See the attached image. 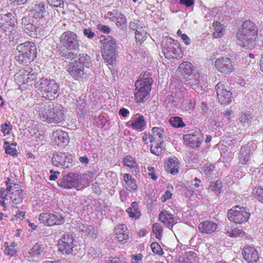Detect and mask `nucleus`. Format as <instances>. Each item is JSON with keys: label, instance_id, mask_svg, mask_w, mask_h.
I'll return each mask as SVG.
<instances>
[{"label": "nucleus", "instance_id": "f257e3e1", "mask_svg": "<svg viewBox=\"0 0 263 263\" xmlns=\"http://www.w3.org/2000/svg\"><path fill=\"white\" fill-rule=\"evenodd\" d=\"M60 44L61 45L59 48L58 52L61 57L65 59H73L77 56V53L80 48V40L78 35L70 30L64 32L60 36Z\"/></svg>", "mask_w": 263, "mask_h": 263}, {"label": "nucleus", "instance_id": "f03ea898", "mask_svg": "<svg viewBox=\"0 0 263 263\" xmlns=\"http://www.w3.org/2000/svg\"><path fill=\"white\" fill-rule=\"evenodd\" d=\"M91 61L88 54H80L78 59H71L66 66V70L74 80H86L89 76L87 70L92 65Z\"/></svg>", "mask_w": 263, "mask_h": 263}, {"label": "nucleus", "instance_id": "7ed1b4c3", "mask_svg": "<svg viewBox=\"0 0 263 263\" xmlns=\"http://www.w3.org/2000/svg\"><path fill=\"white\" fill-rule=\"evenodd\" d=\"M257 27L255 24L249 20L244 22L241 28L237 34V37L239 44L246 49H251L256 45L258 37Z\"/></svg>", "mask_w": 263, "mask_h": 263}, {"label": "nucleus", "instance_id": "20e7f679", "mask_svg": "<svg viewBox=\"0 0 263 263\" xmlns=\"http://www.w3.org/2000/svg\"><path fill=\"white\" fill-rule=\"evenodd\" d=\"M34 85L43 98L52 100L59 96V85L54 80L39 78V80L35 82Z\"/></svg>", "mask_w": 263, "mask_h": 263}, {"label": "nucleus", "instance_id": "39448f33", "mask_svg": "<svg viewBox=\"0 0 263 263\" xmlns=\"http://www.w3.org/2000/svg\"><path fill=\"white\" fill-rule=\"evenodd\" d=\"M16 49L18 53L15 58L21 64L27 65L36 57L37 48L34 42L27 41L20 44Z\"/></svg>", "mask_w": 263, "mask_h": 263}, {"label": "nucleus", "instance_id": "423d86ee", "mask_svg": "<svg viewBox=\"0 0 263 263\" xmlns=\"http://www.w3.org/2000/svg\"><path fill=\"white\" fill-rule=\"evenodd\" d=\"M66 110L61 105L50 107L43 112L41 110L40 116L44 121L48 123L60 124L65 120Z\"/></svg>", "mask_w": 263, "mask_h": 263}, {"label": "nucleus", "instance_id": "0eeeda50", "mask_svg": "<svg viewBox=\"0 0 263 263\" xmlns=\"http://www.w3.org/2000/svg\"><path fill=\"white\" fill-rule=\"evenodd\" d=\"M152 79L149 77V73L145 74L138 80L135 84V97L138 102H143L151 90Z\"/></svg>", "mask_w": 263, "mask_h": 263}, {"label": "nucleus", "instance_id": "6e6552de", "mask_svg": "<svg viewBox=\"0 0 263 263\" xmlns=\"http://www.w3.org/2000/svg\"><path fill=\"white\" fill-rule=\"evenodd\" d=\"M100 43L102 46V56L104 59L109 64H112L116 59V50L117 44L115 39L109 36L101 35Z\"/></svg>", "mask_w": 263, "mask_h": 263}, {"label": "nucleus", "instance_id": "1a4fd4ad", "mask_svg": "<svg viewBox=\"0 0 263 263\" xmlns=\"http://www.w3.org/2000/svg\"><path fill=\"white\" fill-rule=\"evenodd\" d=\"M162 52L167 59H177L181 54L180 44L177 40L166 37L162 42Z\"/></svg>", "mask_w": 263, "mask_h": 263}, {"label": "nucleus", "instance_id": "9d476101", "mask_svg": "<svg viewBox=\"0 0 263 263\" xmlns=\"http://www.w3.org/2000/svg\"><path fill=\"white\" fill-rule=\"evenodd\" d=\"M22 25L23 30L31 37H37L43 31V24L34 20L30 16H24L22 19Z\"/></svg>", "mask_w": 263, "mask_h": 263}, {"label": "nucleus", "instance_id": "9b49d317", "mask_svg": "<svg viewBox=\"0 0 263 263\" xmlns=\"http://www.w3.org/2000/svg\"><path fill=\"white\" fill-rule=\"evenodd\" d=\"M58 184L61 187L66 189H78L81 186L82 182L78 174L70 172L63 174L62 177L58 180Z\"/></svg>", "mask_w": 263, "mask_h": 263}, {"label": "nucleus", "instance_id": "f8f14e48", "mask_svg": "<svg viewBox=\"0 0 263 263\" xmlns=\"http://www.w3.org/2000/svg\"><path fill=\"white\" fill-rule=\"evenodd\" d=\"M250 213L247 211L246 209L239 205H235L228 212V219L236 224L245 223L249 219Z\"/></svg>", "mask_w": 263, "mask_h": 263}, {"label": "nucleus", "instance_id": "ddd939ff", "mask_svg": "<svg viewBox=\"0 0 263 263\" xmlns=\"http://www.w3.org/2000/svg\"><path fill=\"white\" fill-rule=\"evenodd\" d=\"M215 89L219 103L227 105L232 102L233 98V92L227 84L224 82H219L215 86Z\"/></svg>", "mask_w": 263, "mask_h": 263}, {"label": "nucleus", "instance_id": "4468645a", "mask_svg": "<svg viewBox=\"0 0 263 263\" xmlns=\"http://www.w3.org/2000/svg\"><path fill=\"white\" fill-rule=\"evenodd\" d=\"M48 8V6L43 2L35 4L31 11L33 15L32 17L41 24L45 23L47 17L49 15Z\"/></svg>", "mask_w": 263, "mask_h": 263}, {"label": "nucleus", "instance_id": "2eb2a0df", "mask_svg": "<svg viewBox=\"0 0 263 263\" xmlns=\"http://www.w3.org/2000/svg\"><path fill=\"white\" fill-rule=\"evenodd\" d=\"M74 237L71 234H65L58 241L59 251L63 254H70L74 246Z\"/></svg>", "mask_w": 263, "mask_h": 263}, {"label": "nucleus", "instance_id": "dca6fc26", "mask_svg": "<svg viewBox=\"0 0 263 263\" xmlns=\"http://www.w3.org/2000/svg\"><path fill=\"white\" fill-rule=\"evenodd\" d=\"M72 161L71 155L62 152L54 154L52 158V162L53 165L65 168L69 167L71 165Z\"/></svg>", "mask_w": 263, "mask_h": 263}, {"label": "nucleus", "instance_id": "f3484780", "mask_svg": "<svg viewBox=\"0 0 263 263\" xmlns=\"http://www.w3.org/2000/svg\"><path fill=\"white\" fill-rule=\"evenodd\" d=\"M214 65L219 72L226 74L231 73L234 69L231 60L227 57L217 59Z\"/></svg>", "mask_w": 263, "mask_h": 263}, {"label": "nucleus", "instance_id": "a211bd4d", "mask_svg": "<svg viewBox=\"0 0 263 263\" xmlns=\"http://www.w3.org/2000/svg\"><path fill=\"white\" fill-rule=\"evenodd\" d=\"M244 259L249 263H255L259 259L258 251L253 247L245 245L242 252Z\"/></svg>", "mask_w": 263, "mask_h": 263}, {"label": "nucleus", "instance_id": "6ab92c4d", "mask_svg": "<svg viewBox=\"0 0 263 263\" xmlns=\"http://www.w3.org/2000/svg\"><path fill=\"white\" fill-rule=\"evenodd\" d=\"M159 220L170 229L177 223V218L165 210H162L159 214Z\"/></svg>", "mask_w": 263, "mask_h": 263}, {"label": "nucleus", "instance_id": "aec40b11", "mask_svg": "<svg viewBox=\"0 0 263 263\" xmlns=\"http://www.w3.org/2000/svg\"><path fill=\"white\" fill-rule=\"evenodd\" d=\"M16 14L14 12H9L7 15H5L0 18V28L6 31L10 27H13L17 23Z\"/></svg>", "mask_w": 263, "mask_h": 263}, {"label": "nucleus", "instance_id": "412c9836", "mask_svg": "<svg viewBox=\"0 0 263 263\" xmlns=\"http://www.w3.org/2000/svg\"><path fill=\"white\" fill-rule=\"evenodd\" d=\"M203 137L200 132H195L194 133L187 134L184 136L183 139L189 146L199 147L202 141Z\"/></svg>", "mask_w": 263, "mask_h": 263}, {"label": "nucleus", "instance_id": "4be33fe9", "mask_svg": "<svg viewBox=\"0 0 263 263\" xmlns=\"http://www.w3.org/2000/svg\"><path fill=\"white\" fill-rule=\"evenodd\" d=\"M146 125L144 117L141 115H139L138 117H135L134 120L129 121L126 123V126L139 132L143 131Z\"/></svg>", "mask_w": 263, "mask_h": 263}, {"label": "nucleus", "instance_id": "5701e85b", "mask_svg": "<svg viewBox=\"0 0 263 263\" xmlns=\"http://www.w3.org/2000/svg\"><path fill=\"white\" fill-rule=\"evenodd\" d=\"M184 80V84L190 85L193 89L199 93L202 90V83L199 80V74H192V77L185 78Z\"/></svg>", "mask_w": 263, "mask_h": 263}, {"label": "nucleus", "instance_id": "b1692460", "mask_svg": "<svg viewBox=\"0 0 263 263\" xmlns=\"http://www.w3.org/2000/svg\"><path fill=\"white\" fill-rule=\"evenodd\" d=\"M217 227L218 225L215 222L206 220L200 223L198 226V230L201 233L211 234L216 230Z\"/></svg>", "mask_w": 263, "mask_h": 263}, {"label": "nucleus", "instance_id": "393cba45", "mask_svg": "<svg viewBox=\"0 0 263 263\" xmlns=\"http://www.w3.org/2000/svg\"><path fill=\"white\" fill-rule=\"evenodd\" d=\"M53 137L58 145L60 147H65L69 143L68 133L62 130H56L53 133Z\"/></svg>", "mask_w": 263, "mask_h": 263}, {"label": "nucleus", "instance_id": "a878e982", "mask_svg": "<svg viewBox=\"0 0 263 263\" xmlns=\"http://www.w3.org/2000/svg\"><path fill=\"white\" fill-rule=\"evenodd\" d=\"M178 70L183 76V79L192 77L193 74V68L192 63L189 62H184L180 64Z\"/></svg>", "mask_w": 263, "mask_h": 263}, {"label": "nucleus", "instance_id": "bb28decb", "mask_svg": "<svg viewBox=\"0 0 263 263\" xmlns=\"http://www.w3.org/2000/svg\"><path fill=\"white\" fill-rule=\"evenodd\" d=\"M178 161L177 158H171L165 162L166 170L172 175H176L178 173Z\"/></svg>", "mask_w": 263, "mask_h": 263}, {"label": "nucleus", "instance_id": "cd10ccee", "mask_svg": "<svg viewBox=\"0 0 263 263\" xmlns=\"http://www.w3.org/2000/svg\"><path fill=\"white\" fill-rule=\"evenodd\" d=\"M250 155V148L247 145L241 147L240 150L239 163L241 164H246L249 161Z\"/></svg>", "mask_w": 263, "mask_h": 263}, {"label": "nucleus", "instance_id": "c85d7f7f", "mask_svg": "<svg viewBox=\"0 0 263 263\" xmlns=\"http://www.w3.org/2000/svg\"><path fill=\"white\" fill-rule=\"evenodd\" d=\"M239 121L242 126L246 127H248L252 121H256L255 120H253L252 114L247 111L241 112Z\"/></svg>", "mask_w": 263, "mask_h": 263}, {"label": "nucleus", "instance_id": "c756f323", "mask_svg": "<svg viewBox=\"0 0 263 263\" xmlns=\"http://www.w3.org/2000/svg\"><path fill=\"white\" fill-rule=\"evenodd\" d=\"M173 95L178 104L183 103L185 99L188 96L187 91L184 87H181L176 89V91L173 93Z\"/></svg>", "mask_w": 263, "mask_h": 263}, {"label": "nucleus", "instance_id": "7c9ffc66", "mask_svg": "<svg viewBox=\"0 0 263 263\" xmlns=\"http://www.w3.org/2000/svg\"><path fill=\"white\" fill-rule=\"evenodd\" d=\"M50 218L49 221L50 222V226L54 225H61L65 222V219L61 214L55 213V214L50 213Z\"/></svg>", "mask_w": 263, "mask_h": 263}, {"label": "nucleus", "instance_id": "2f4dec72", "mask_svg": "<svg viewBox=\"0 0 263 263\" xmlns=\"http://www.w3.org/2000/svg\"><path fill=\"white\" fill-rule=\"evenodd\" d=\"M164 141L162 140V141H157L155 145H152L151 152L156 156L160 155L165 149Z\"/></svg>", "mask_w": 263, "mask_h": 263}, {"label": "nucleus", "instance_id": "473e14b6", "mask_svg": "<svg viewBox=\"0 0 263 263\" xmlns=\"http://www.w3.org/2000/svg\"><path fill=\"white\" fill-rule=\"evenodd\" d=\"M213 27L214 29V31L213 33L214 37H221L223 34V32L224 31L222 25L220 23L216 21L213 23Z\"/></svg>", "mask_w": 263, "mask_h": 263}, {"label": "nucleus", "instance_id": "72a5a7b5", "mask_svg": "<svg viewBox=\"0 0 263 263\" xmlns=\"http://www.w3.org/2000/svg\"><path fill=\"white\" fill-rule=\"evenodd\" d=\"M23 191L22 189H16V191H14L11 193V198L13 203L17 204L22 202L23 199Z\"/></svg>", "mask_w": 263, "mask_h": 263}, {"label": "nucleus", "instance_id": "f704fd0d", "mask_svg": "<svg viewBox=\"0 0 263 263\" xmlns=\"http://www.w3.org/2000/svg\"><path fill=\"white\" fill-rule=\"evenodd\" d=\"M44 247L43 245L36 243L30 249L29 253L31 256H34L35 255L39 256L44 252Z\"/></svg>", "mask_w": 263, "mask_h": 263}, {"label": "nucleus", "instance_id": "c9c22d12", "mask_svg": "<svg viewBox=\"0 0 263 263\" xmlns=\"http://www.w3.org/2000/svg\"><path fill=\"white\" fill-rule=\"evenodd\" d=\"M169 122L172 126L176 128H181L185 126V124L182 121V119L180 117H171Z\"/></svg>", "mask_w": 263, "mask_h": 263}, {"label": "nucleus", "instance_id": "e433bc0d", "mask_svg": "<svg viewBox=\"0 0 263 263\" xmlns=\"http://www.w3.org/2000/svg\"><path fill=\"white\" fill-rule=\"evenodd\" d=\"M123 163L124 165L129 167L130 168H132L133 171H137V166L136 162L134 158L131 156H127L125 158H124L123 159Z\"/></svg>", "mask_w": 263, "mask_h": 263}, {"label": "nucleus", "instance_id": "4c0bfd02", "mask_svg": "<svg viewBox=\"0 0 263 263\" xmlns=\"http://www.w3.org/2000/svg\"><path fill=\"white\" fill-rule=\"evenodd\" d=\"M154 136L157 138H158L157 141H162V140H164V130L163 128L154 127L152 129Z\"/></svg>", "mask_w": 263, "mask_h": 263}, {"label": "nucleus", "instance_id": "58836bf2", "mask_svg": "<svg viewBox=\"0 0 263 263\" xmlns=\"http://www.w3.org/2000/svg\"><path fill=\"white\" fill-rule=\"evenodd\" d=\"M226 234L229 237H237L240 236L242 233L245 234L241 230L238 229L237 228L233 229L232 228L228 227L226 229Z\"/></svg>", "mask_w": 263, "mask_h": 263}, {"label": "nucleus", "instance_id": "ea45409f", "mask_svg": "<svg viewBox=\"0 0 263 263\" xmlns=\"http://www.w3.org/2000/svg\"><path fill=\"white\" fill-rule=\"evenodd\" d=\"M50 213H41L40 214L38 219L41 223L47 226H50V222L49 221L50 218H49L50 217Z\"/></svg>", "mask_w": 263, "mask_h": 263}, {"label": "nucleus", "instance_id": "a19ab883", "mask_svg": "<svg viewBox=\"0 0 263 263\" xmlns=\"http://www.w3.org/2000/svg\"><path fill=\"white\" fill-rule=\"evenodd\" d=\"M4 147L5 149V153L7 154L11 155L14 157L17 156V153L16 148L10 146L9 142L5 141Z\"/></svg>", "mask_w": 263, "mask_h": 263}, {"label": "nucleus", "instance_id": "79ce46f5", "mask_svg": "<svg viewBox=\"0 0 263 263\" xmlns=\"http://www.w3.org/2000/svg\"><path fill=\"white\" fill-rule=\"evenodd\" d=\"M174 96L173 93H172L171 95L166 97L164 104L167 107H173L178 105V104Z\"/></svg>", "mask_w": 263, "mask_h": 263}, {"label": "nucleus", "instance_id": "37998d69", "mask_svg": "<svg viewBox=\"0 0 263 263\" xmlns=\"http://www.w3.org/2000/svg\"><path fill=\"white\" fill-rule=\"evenodd\" d=\"M118 27H121V28H124L126 27V18L123 15V14L120 13V15L117 17L116 21H114Z\"/></svg>", "mask_w": 263, "mask_h": 263}, {"label": "nucleus", "instance_id": "c03bdc74", "mask_svg": "<svg viewBox=\"0 0 263 263\" xmlns=\"http://www.w3.org/2000/svg\"><path fill=\"white\" fill-rule=\"evenodd\" d=\"M222 187V183L220 181H216L214 182H212L209 186V190L211 191H215L217 194L220 193V190Z\"/></svg>", "mask_w": 263, "mask_h": 263}, {"label": "nucleus", "instance_id": "a18cd8bd", "mask_svg": "<svg viewBox=\"0 0 263 263\" xmlns=\"http://www.w3.org/2000/svg\"><path fill=\"white\" fill-rule=\"evenodd\" d=\"M253 194L255 198L263 203V189L260 187L253 189Z\"/></svg>", "mask_w": 263, "mask_h": 263}, {"label": "nucleus", "instance_id": "49530a36", "mask_svg": "<svg viewBox=\"0 0 263 263\" xmlns=\"http://www.w3.org/2000/svg\"><path fill=\"white\" fill-rule=\"evenodd\" d=\"M214 168H215V166L213 164H210L209 165H206L204 166L203 168V171L207 177H211L214 174Z\"/></svg>", "mask_w": 263, "mask_h": 263}, {"label": "nucleus", "instance_id": "de8ad7c7", "mask_svg": "<svg viewBox=\"0 0 263 263\" xmlns=\"http://www.w3.org/2000/svg\"><path fill=\"white\" fill-rule=\"evenodd\" d=\"M126 184V189L127 190L133 192H136L137 191L138 185L137 184L136 180L135 178L132 179L130 181H129V182H127Z\"/></svg>", "mask_w": 263, "mask_h": 263}, {"label": "nucleus", "instance_id": "09e8293b", "mask_svg": "<svg viewBox=\"0 0 263 263\" xmlns=\"http://www.w3.org/2000/svg\"><path fill=\"white\" fill-rule=\"evenodd\" d=\"M50 6H54L55 7H59L60 8H63L64 5V0H46Z\"/></svg>", "mask_w": 263, "mask_h": 263}, {"label": "nucleus", "instance_id": "8fccbe9b", "mask_svg": "<svg viewBox=\"0 0 263 263\" xmlns=\"http://www.w3.org/2000/svg\"><path fill=\"white\" fill-rule=\"evenodd\" d=\"M12 125L10 122L5 123L1 125V130L4 135H9L12 130Z\"/></svg>", "mask_w": 263, "mask_h": 263}, {"label": "nucleus", "instance_id": "3c124183", "mask_svg": "<svg viewBox=\"0 0 263 263\" xmlns=\"http://www.w3.org/2000/svg\"><path fill=\"white\" fill-rule=\"evenodd\" d=\"M151 249L152 251L157 254L161 255L163 253L162 249L161 246L159 245L158 242H153L152 243Z\"/></svg>", "mask_w": 263, "mask_h": 263}, {"label": "nucleus", "instance_id": "603ef678", "mask_svg": "<svg viewBox=\"0 0 263 263\" xmlns=\"http://www.w3.org/2000/svg\"><path fill=\"white\" fill-rule=\"evenodd\" d=\"M162 228L159 223H156L153 225V231L156 234V237L159 238L162 233Z\"/></svg>", "mask_w": 263, "mask_h": 263}, {"label": "nucleus", "instance_id": "864d4df0", "mask_svg": "<svg viewBox=\"0 0 263 263\" xmlns=\"http://www.w3.org/2000/svg\"><path fill=\"white\" fill-rule=\"evenodd\" d=\"M107 15L109 20L114 22L116 21L117 17L120 15V12L117 9H114L112 11L108 12Z\"/></svg>", "mask_w": 263, "mask_h": 263}, {"label": "nucleus", "instance_id": "5fc2aeb1", "mask_svg": "<svg viewBox=\"0 0 263 263\" xmlns=\"http://www.w3.org/2000/svg\"><path fill=\"white\" fill-rule=\"evenodd\" d=\"M11 12L12 10L10 8L9 5L2 6L0 10V18Z\"/></svg>", "mask_w": 263, "mask_h": 263}, {"label": "nucleus", "instance_id": "6e6d98bb", "mask_svg": "<svg viewBox=\"0 0 263 263\" xmlns=\"http://www.w3.org/2000/svg\"><path fill=\"white\" fill-rule=\"evenodd\" d=\"M83 34L89 39H92L96 36V33L92 31L91 28L84 29L83 30Z\"/></svg>", "mask_w": 263, "mask_h": 263}, {"label": "nucleus", "instance_id": "4d7b16f0", "mask_svg": "<svg viewBox=\"0 0 263 263\" xmlns=\"http://www.w3.org/2000/svg\"><path fill=\"white\" fill-rule=\"evenodd\" d=\"M83 231L86 232L88 235L90 236L92 238H96L97 237L96 230L94 228L91 226L86 227Z\"/></svg>", "mask_w": 263, "mask_h": 263}, {"label": "nucleus", "instance_id": "13d9d810", "mask_svg": "<svg viewBox=\"0 0 263 263\" xmlns=\"http://www.w3.org/2000/svg\"><path fill=\"white\" fill-rule=\"evenodd\" d=\"M126 212L128 214L130 217L135 219L139 218L141 215L140 211H133L131 209H127Z\"/></svg>", "mask_w": 263, "mask_h": 263}, {"label": "nucleus", "instance_id": "bf43d9fd", "mask_svg": "<svg viewBox=\"0 0 263 263\" xmlns=\"http://www.w3.org/2000/svg\"><path fill=\"white\" fill-rule=\"evenodd\" d=\"M143 255L141 253L132 255L130 256L131 259H132V263H140L141 261Z\"/></svg>", "mask_w": 263, "mask_h": 263}, {"label": "nucleus", "instance_id": "052dcab7", "mask_svg": "<svg viewBox=\"0 0 263 263\" xmlns=\"http://www.w3.org/2000/svg\"><path fill=\"white\" fill-rule=\"evenodd\" d=\"M146 32H135V38L137 42H143L146 39Z\"/></svg>", "mask_w": 263, "mask_h": 263}, {"label": "nucleus", "instance_id": "680f3d73", "mask_svg": "<svg viewBox=\"0 0 263 263\" xmlns=\"http://www.w3.org/2000/svg\"><path fill=\"white\" fill-rule=\"evenodd\" d=\"M97 28L104 33L108 34L110 32V29L108 26L101 24L97 25Z\"/></svg>", "mask_w": 263, "mask_h": 263}, {"label": "nucleus", "instance_id": "e2e57ef3", "mask_svg": "<svg viewBox=\"0 0 263 263\" xmlns=\"http://www.w3.org/2000/svg\"><path fill=\"white\" fill-rule=\"evenodd\" d=\"M128 235L123 232H119L117 234V238L120 242H123L124 240L128 239Z\"/></svg>", "mask_w": 263, "mask_h": 263}, {"label": "nucleus", "instance_id": "0e129e2a", "mask_svg": "<svg viewBox=\"0 0 263 263\" xmlns=\"http://www.w3.org/2000/svg\"><path fill=\"white\" fill-rule=\"evenodd\" d=\"M17 246V243L15 242L11 243L10 246L7 245L8 250L7 251V254L13 255V253H15L16 251L14 249V247Z\"/></svg>", "mask_w": 263, "mask_h": 263}, {"label": "nucleus", "instance_id": "69168bd1", "mask_svg": "<svg viewBox=\"0 0 263 263\" xmlns=\"http://www.w3.org/2000/svg\"><path fill=\"white\" fill-rule=\"evenodd\" d=\"M147 170L149 171L148 175L153 180L157 179V176L155 174V168L154 167L148 166Z\"/></svg>", "mask_w": 263, "mask_h": 263}, {"label": "nucleus", "instance_id": "338daca9", "mask_svg": "<svg viewBox=\"0 0 263 263\" xmlns=\"http://www.w3.org/2000/svg\"><path fill=\"white\" fill-rule=\"evenodd\" d=\"M76 110L78 115L80 117H83L85 116L86 110L85 108V106H79V107H77Z\"/></svg>", "mask_w": 263, "mask_h": 263}, {"label": "nucleus", "instance_id": "774afa93", "mask_svg": "<svg viewBox=\"0 0 263 263\" xmlns=\"http://www.w3.org/2000/svg\"><path fill=\"white\" fill-rule=\"evenodd\" d=\"M140 26V21L137 20H134L129 23V28L133 30H136L138 26Z\"/></svg>", "mask_w": 263, "mask_h": 263}]
</instances>
